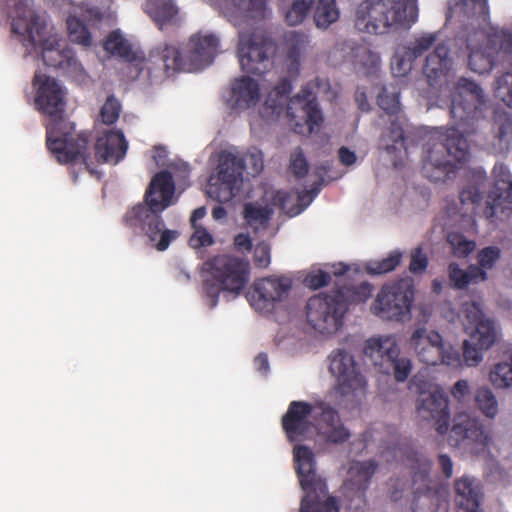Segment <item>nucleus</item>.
<instances>
[{
    "mask_svg": "<svg viewBox=\"0 0 512 512\" xmlns=\"http://www.w3.org/2000/svg\"><path fill=\"white\" fill-rule=\"evenodd\" d=\"M445 142H437L439 130H384L379 138V149L385 151L394 167H400L409 150L426 143L422 173L431 182L445 181L459 168L457 163H465L470 157L468 137L476 130H446Z\"/></svg>",
    "mask_w": 512,
    "mask_h": 512,
    "instance_id": "1",
    "label": "nucleus"
},
{
    "mask_svg": "<svg viewBox=\"0 0 512 512\" xmlns=\"http://www.w3.org/2000/svg\"><path fill=\"white\" fill-rule=\"evenodd\" d=\"M175 192L173 177L169 171L156 173L145 192L144 202L129 209L124 217V224L135 233H144L151 242H156L158 251L166 250L177 238L174 230L163 229L161 213L172 204Z\"/></svg>",
    "mask_w": 512,
    "mask_h": 512,
    "instance_id": "2",
    "label": "nucleus"
},
{
    "mask_svg": "<svg viewBox=\"0 0 512 512\" xmlns=\"http://www.w3.org/2000/svg\"><path fill=\"white\" fill-rule=\"evenodd\" d=\"M12 32L19 35L23 44L33 49H41L46 66L62 71L78 84L88 79L83 65L76 59L74 51L66 41L57 35H47L46 22L32 9H26L12 21Z\"/></svg>",
    "mask_w": 512,
    "mask_h": 512,
    "instance_id": "3",
    "label": "nucleus"
},
{
    "mask_svg": "<svg viewBox=\"0 0 512 512\" xmlns=\"http://www.w3.org/2000/svg\"><path fill=\"white\" fill-rule=\"evenodd\" d=\"M292 91V83L288 78H283L268 93L264 111L271 110L272 115L279 116L284 109L294 125L308 128L320 127L324 121L322 110L317 102V96H323L328 101L337 97V92L331 87L327 78L316 77L302 87L300 92L289 98Z\"/></svg>",
    "mask_w": 512,
    "mask_h": 512,
    "instance_id": "4",
    "label": "nucleus"
},
{
    "mask_svg": "<svg viewBox=\"0 0 512 512\" xmlns=\"http://www.w3.org/2000/svg\"><path fill=\"white\" fill-rule=\"evenodd\" d=\"M417 19V0H363L356 9L355 28L368 34H385L409 29Z\"/></svg>",
    "mask_w": 512,
    "mask_h": 512,
    "instance_id": "5",
    "label": "nucleus"
},
{
    "mask_svg": "<svg viewBox=\"0 0 512 512\" xmlns=\"http://www.w3.org/2000/svg\"><path fill=\"white\" fill-rule=\"evenodd\" d=\"M205 265L210 277L203 282V293L208 305L214 308L221 292L238 296L250 279L249 262L232 255H217Z\"/></svg>",
    "mask_w": 512,
    "mask_h": 512,
    "instance_id": "6",
    "label": "nucleus"
},
{
    "mask_svg": "<svg viewBox=\"0 0 512 512\" xmlns=\"http://www.w3.org/2000/svg\"><path fill=\"white\" fill-rule=\"evenodd\" d=\"M293 452L296 473L305 492L299 512H339L336 498L328 495L325 480L316 472L315 456L311 448L297 445Z\"/></svg>",
    "mask_w": 512,
    "mask_h": 512,
    "instance_id": "7",
    "label": "nucleus"
},
{
    "mask_svg": "<svg viewBox=\"0 0 512 512\" xmlns=\"http://www.w3.org/2000/svg\"><path fill=\"white\" fill-rule=\"evenodd\" d=\"M459 40L465 43L469 69L475 73L484 74L492 70L497 52L511 46L512 35L508 31L486 23L480 28L466 27Z\"/></svg>",
    "mask_w": 512,
    "mask_h": 512,
    "instance_id": "8",
    "label": "nucleus"
},
{
    "mask_svg": "<svg viewBox=\"0 0 512 512\" xmlns=\"http://www.w3.org/2000/svg\"><path fill=\"white\" fill-rule=\"evenodd\" d=\"M90 138L87 130H47L46 145L58 163L66 165L81 160L91 175H97L89 150Z\"/></svg>",
    "mask_w": 512,
    "mask_h": 512,
    "instance_id": "9",
    "label": "nucleus"
},
{
    "mask_svg": "<svg viewBox=\"0 0 512 512\" xmlns=\"http://www.w3.org/2000/svg\"><path fill=\"white\" fill-rule=\"evenodd\" d=\"M414 296L411 280L399 279L386 283L377 293L370 311L382 320L404 322L410 319Z\"/></svg>",
    "mask_w": 512,
    "mask_h": 512,
    "instance_id": "10",
    "label": "nucleus"
},
{
    "mask_svg": "<svg viewBox=\"0 0 512 512\" xmlns=\"http://www.w3.org/2000/svg\"><path fill=\"white\" fill-rule=\"evenodd\" d=\"M242 162L237 153L228 150L220 152L218 164L208 180L209 197L220 203H227L239 193L243 183Z\"/></svg>",
    "mask_w": 512,
    "mask_h": 512,
    "instance_id": "11",
    "label": "nucleus"
},
{
    "mask_svg": "<svg viewBox=\"0 0 512 512\" xmlns=\"http://www.w3.org/2000/svg\"><path fill=\"white\" fill-rule=\"evenodd\" d=\"M364 355L384 374H392L397 382H404L412 371L408 357L400 356V348L393 336L373 337L365 342Z\"/></svg>",
    "mask_w": 512,
    "mask_h": 512,
    "instance_id": "12",
    "label": "nucleus"
},
{
    "mask_svg": "<svg viewBox=\"0 0 512 512\" xmlns=\"http://www.w3.org/2000/svg\"><path fill=\"white\" fill-rule=\"evenodd\" d=\"M345 301L334 290L310 297L306 304L308 324L321 334L336 333L343 325Z\"/></svg>",
    "mask_w": 512,
    "mask_h": 512,
    "instance_id": "13",
    "label": "nucleus"
},
{
    "mask_svg": "<svg viewBox=\"0 0 512 512\" xmlns=\"http://www.w3.org/2000/svg\"><path fill=\"white\" fill-rule=\"evenodd\" d=\"M271 50L272 41L262 29L255 27L252 31H239L238 58L243 72L264 74L270 64Z\"/></svg>",
    "mask_w": 512,
    "mask_h": 512,
    "instance_id": "14",
    "label": "nucleus"
},
{
    "mask_svg": "<svg viewBox=\"0 0 512 512\" xmlns=\"http://www.w3.org/2000/svg\"><path fill=\"white\" fill-rule=\"evenodd\" d=\"M485 104L483 89L476 82L465 77L459 78L451 92L452 118L462 124H469L481 112Z\"/></svg>",
    "mask_w": 512,
    "mask_h": 512,
    "instance_id": "15",
    "label": "nucleus"
},
{
    "mask_svg": "<svg viewBox=\"0 0 512 512\" xmlns=\"http://www.w3.org/2000/svg\"><path fill=\"white\" fill-rule=\"evenodd\" d=\"M148 73L154 77H169L176 72H192L186 50L179 42L165 41L154 47L148 57Z\"/></svg>",
    "mask_w": 512,
    "mask_h": 512,
    "instance_id": "16",
    "label": "nucleus"
},
{
    "mask_svg": "<svg viewBox=\"0 0 512 512\" xmlns=\"http://www.w3.org/2000/svg\"><path fill=\"white\" fill-rule=\"evenodd\" d=\"M316 401H291L286 413L281 418L282 429L290 442L302 441L314 429Z\"/></svg>",
    "mask_w": 512,
    "mask_h": 512,
    "instance_id": "17",
    "label": "nucleus"
},
{
    "mask_svg": "<svg viewBox=\"0 0 512 512\" xmlns=\"http://www.w3.org/2000/svg\"><path fill=\"white\" fill-rule=\"evenodd\" d=\"M416 412L423 420L434 421L439 434L443 435L448 431L449 399L441 388L434 387L421 391L416 401Z\"/></svg>",
    "mask_w": 512,
    "mask_h": 512,
    "instance_id": "18",
    "label": "nucleus"
},
{
    "mask_svg": "<svg viewBox=\"0 0 512 512\" xmlns=\"http://www.w3.org/2000/svg\"><path fill=\"white\" fill-rule=\"evenodd\" d=\"M292 282L287 277L269 276L256 281L248 294L251 306L261 312L270 313L276 303L281 302L290 291Z\"/></svg>",
    "mask_w": 512,
    "mask_h": 512,
    "instance_id": "19",
    "label": "nucleus"
},
{
    "mask_svg": "<svg viewBox=\"0 0 512 512\" xmlns=\"http://www.w3.org/2000/svg\"><path fill=\"white\" fill-rule=\"evenodd\" d=\"M495 185L488 195L484 213L488 219L509 217L512 214V179L504 164H496L493 168Z\"/></svg>",
    "mask_w": 512,
    "mask_h": 512,
    "instance_id": "20",
    "label": "nucleus"
},
{
    "mask_svg": "<svg viewBox=\"0 0 512 512\" xmlns=\"http://www.w3.org/2000/svg\"><path fill=\"white\" fill-rule=\"evenodd\" d=\"M330 372L337 379L338 391L348 395L365 387L364 376L359 372L354 357L343 349H338L331 355Z\"/></svg>",
    "mask_w": 512,
    "mask_h": 512,
    "instance_id": "21",
    "label": "nucleus"
},
{
    "mask_svg": "<svg viewBox=\"0 0 512 512\" xmlns=\"http://www.w3.org/2000/svg\"><path fill=\"white\" fill-rule=\"evenodd\" d=\"M466 330L473 328L471 340L476 341L481 349L491 348L497 339V330L492 320L485 317L479 303L472 301L462 305L460 311Z\"/></svg>",
    "mask_w": 512,
    "mask_h": 512,
    "instance_id": "22",
    "label": "nucleus"
},
{
    "mask_svg": "<svg viewBox=\"0 0 512 512\" xmlns=\"http://www.w3.org/2000/svg\"><path fill=\"white\" fill-rule=\"evenodd\" d=\"M33 84L37 86L35 96L37 109L54 120L60 118L65 107V94L58 82L46 75L36 74Z\"/></svg>",
    "mask_w": 512,
    "mask_h": 512,
    "instance_id": "23",
    "label": "nucleus"
},
{
    "mask_svg": "<svg viewBox=\"0 0 512 512\" xmlns=\"http://www.w3.org/2000/svg\"><path fill=\"white\" fill-rule=\"evenodd\" d=\"M316 417L314 429L318 435L327 443L343 444L351 436L348 428L345 427L338 411L324 401H316Z\"/></svg>",
    "mask_w": 512,
    "mask_h": 512,
    "instance_id": "24",
    "label": "nucleus"
},
{
    "mask_svg": "<svg viewBox=\"0 0 512 512\" xmlns=\"http://www.w3.org/2000/svg\"><path fill=\"white\" fill-rule=\"evenodd\" d=\"M127 150L128 141L122 130H105L94 144L93 168L97 171L96 164L117 165L125 158Z\"/></svg>",
    "mask_w": 512,
    "mask_h": 512,
    "instance_id": "25",
    "label": "nucleus"
},
{
    "mask_svg": "<svg viewBox=\"0 0 512 512\" xmlns=\"http://www.w3.org/2000/svg\"><path fill=\"white\" fill-rule=\"evenodd\" d=\"M490 439L488 431L478 419L471 417L467 413L455 415L450 433L452 445L456 446L467 442L483 449L489 444Z\"/></svg>",
    "mask_w": 512,
    "mask_h": 512,
    "instance_id": "26",
    "label": "nucleus"
},
{
    "mask_svg": "<svg viewBox=\"0 0 512 512\" xmlns=\"http://www.w3.org/2000/svg\"><path fill=\"white\" fill-rule=\"evenodd\" d=\"M260 96L259 83L249 76H241L231 82L224 101L231 111L240 112L256 106Z\"/></svg>",
    "mask_w": 512,
    "mask_h": 512,
    "instance_id": "27",
    "label": "nucleus"
},
{
    "mask_svg": "<svg viewBox=\"0 0 512 512\" xmlns=\"http://www.w3.org/2000/svg\"><path fill=\"white\" fill-rule=\"evenodd\" d=\"M219 39L214 34H194L190 37L186 52L192 71L210 65L218 51Z\"/></svg>",
    "mask_w": 512,
    "mask_h": 512,
    "instance_id": "28",
    "label": "nucleus"
},
{
    "mask_svg": "<svg viewBox=\"0 0 512 512\" xmlns=\"http://www.w3.org/2000/svg\"><path fill=\"white\" fill-rule=\"evenodd\" d=\"M409 342L421 362L432 366L440 364L443 339L438 332L418 328Z\"/></svg>",
    "mask_w": 512,
    "mask_h": 512,
    "instance_id": "29",
    "label": "nucleus"
},
{
    "mask_svg": "<svg viewBox=\"0 0 512 512\" xmlns=\"http://www.w3.org/2000/svg\"><path fill=\"white\" fill-rule=\"evenodd\" d=\"M406 459L412 471V487L415 498L418 500L424 498L426 501L432 502L434 495L430 487L431 461L417 451L408 452Z\"/></svg>",
    "mask_w": 512,
    "mask_h": 512,
    "instance_id": "30",
    "label": "nucleus"
},
{
    "mask_svg": "<svg viewBox=\"0 0 512 512\" xmlns=\"http://www.w3.org/2000/svg\"><path fill=\"white\" fill-rule=\"evenodd\" d=\"M454 489L457 512H481V489L475 478L466 475L458 478L455 481Z\"/></svg>",
    "mask_w": 512,
    "mask_h": 512,
    "instance_id": "31",
    "label": "nucleus"
},
{
    "mask_svg": "<svg viewBox=\"0 0 512 512\" xmlns=\"http://www.w3.org/2000/svg\"><path fill=\"white\" fill-rule=\"evenodd\" d=\"M400 92L394 85L383 86L377 97L378 106L388 116L391 124L390 128H405L408 126V120L404 114L399 100Z\"/></svg>",
    "mask_w": 512,
    "mask_h": 512,
    "instance_id": "32",
    "label": "nucleus"
},
{
    "mask_svg": "<svg viewBox=\"0 0 512 512\" xmlns=\"http://www.w3.org/2000/svg\"><path fill=\"white\" fill-rule=\"evenodd\" d=\"M471 179V183L466 185L459 194L462 207L460 209H458L456 206L448 208V215L452 216L460 214L461 216H464L467 214V211L462 212L465 205H474L482 200L483 189L485 188L486 182L488 180L485 171L482 169L474 170L471 174Z\"/></svg>",
    "mask_w": 512,
    "mask_h": 512,
    "instance_id": "33",
    "label": "nucleus"
},
{
    "mask_svg": "<svg viewBox=\"0 0 512 512\" xmlns=\"http://www.w3.org/2000/svg\"><path fill=\"white\" fill-rule=\"evenodd\" d=\"M377 468L378 464L373 459L354 462L349 469V479L345 482V488L364 497Z\"/></svg>",
    "mask_w": 512,
    "mask_h": 512,
    "instance_id": "34",
    "label": "nucleus"
},
{
    "mask_svg": "<svg viewBox=\"0 0 512 512\" xmlns=\"http://www.w3.org/2000/svg\"><path fill=\"white\" fill-rule=\"evenodd\" d=\"M449 51L447 44L441 42L435 45L434 50L426 57L423 71L430 81H437L451 70L453 62Z\"/></svg>",
    "mask_w": 512,
    "mask_h": 512,
    "instance_id": "35",
    "label": "nucleus"
},
{
    "mask_svg": "<svg viewBox=\"0 0 512 512\" xmlns=\"http://www.w3.org/2000/svg\"><path fill=\"white\" fill-rule=\"evenodd\" d=\"M104 49L131 64L137 75L143 70L144 59L133 51L129 42L119 32L113 31L109 34L104 42Z\"/></svg>",
    "mask_w": 512,
    "mask_h": 512,
    "instance_id": "36",
    "label": "nucleus"
},
{
    "mask_svg": "<svg viewBox=\"0 0 512 512\" xmlns=\"http://www.w3.org/2000/svg\"><path fill=\"white\" fill-rule=\"evenodd\" d=\"M145 12L153 19L159 29L177 23L178 8L172 0H147Z\"/></svg>",
    "mask_w": 512,
    "mask_h": 512,
    "instance_id": "37",
    "label": "nucleus"
},
{
    "mask_svg": "<svg viewBox=\"0 0 512 512\" xmlns=\"http://www.w3.org/2000/svg\"><path fill=\"white\" fill-rule=\"evenodd\" d=\"M449 280L455 289H465L469 284H476L487 280V273L477 265L471 264L463 270L455 262L449 264Z\"/></svg>",
    "mask_w": 512,
    "mask_h": 512,
    "instance_id": "38",
    "label": "nucleus"
},
{
    "mask_svg": "<svg viewBox=\"0 0 512 512\" xmlns=\"http://www.w3.org/2000/svg\"><path fill=\"white\" fill-rule=\"evenodd\" d=\"M284 46L288 60L297 68L309 46V37L304 32L289 31L284 36Z\"/></svg>",
    "mask_w": 512,
    "mask_h": 512,
    "instance_id": "39",
    "label": "nucleus"
},
{
    "mask_svg": "<svg viewBox=\"0 0 512 512\" xmlns=\"http://www.w3.org/2000/svg\"><path fill=\"white\" fill-rule=\"evenodd\" d=\"M305 197L304 193H294L287 191H276L272 197V203L281 211L290 217L300 214L305 206L302 201Z\"/></svg>",
    "mask_w": 512,
    "mask_h": 512,
    "instance_id": "40",
    "label": "nucleus"
},
{
    "mask_svg": "<svg viewBox=\"0 0 512 512\" xmlns=\"http://www.w3.org/2000/svg\"><path fill=\"white\" fill-rule=\"evenodd\" d=\"M373 286L368 282H362L356 286H343L335 289L336 295H341L345 301L346 311L351 304L365 303L372 295Z\"/></svg>",
    "mask_w": 512,
    "mask_h": 512,
    "instance_id": "41",
    "label": "nucleus"
},
{
    "mask_svg": "<svg viewBox=\"0 0 512 512\" xmlns=\"http://www.w3.org/2000/svg\"><path fill=\"white\" fill-rule=\"evenodd\" d=\"M456 10L468 18L482 19L481 26H485L489 17L488 0H454Z\"/></svg>",
    "mask_w": 512,
    "mask_h": 512,
    "instance_id": "42",
    "label": "nucleus"
},
{
    "mask_svg": "<svg viewBox=\"0 0 512 512\" xmlns=\"http://www.w3.org/2000/svg\"><path fill=\"white\" fill-rule=\"evenodd\" d=\"M489 378L496 388L512 386V348L506 353L505 359L494 365Z\"/></svg>",
    "mask_w": 512,
    "mask_h": 512,
    "instance_id": "43",
    "label": "nucleus"
},
{
    "mask_svg": "<svg viewBox=\"0 0 512 512\" xmlns=\"http://www.w3.org/2000/svg\"><path fill=\"white\" fill-rule=\"evenodd\" d=\"M339 16L336 0H318L314 13V21L318 28L327 29L339 19Z\"/></svg>",
    "mask_w": 512,
    "mask_h": 512,
    "instance_id": "44",
    "label": "nucleus"
},
{
    "mask_svg": "<svg viewBox=\"0 0 512 512\" xmlns=\"http://www.w3.org/2000/svg\"><path fill=\"white\" fill-rule=\"evenodd\" d=\"M240 16L261 20L266 17V0H231Z\"/></svg>",
    "mask_w": 512,
    "mask_h": 512,
    "instance_id": "45",
    "label": "nucleus"
},
{
    "mask_svg": "<svg viewBox=\"0 0 512 512\" xmlns=\"http://www.w3.org/2000/svg\"><path fill=\"white\" fill-rule=\"evenodd\" d=\"M67 30L69 39L84 47H89L92 44L91 33L86 25L77 17L70 16L67 19Z\"/></svg>",
    "mask_w": 512,
    "mask_h": 512,
    "instance_id": "46",
    "label": "nucleus"
},
{
    "mask_svg": "<svg viewBox=\"0 0 512 512\" xmlns=\"http://www.w3.org/2000/svg\"><path fill=\"white\" fill-rule=\"evenodd\" d=\"M439 33L438 32H427L422 33L414 38L409 45L404 46L408 53L411 54L412 58L415 60L419 57H422L429 49L437 45L436 42L438 40Z\"/></svg>",
    "mask_w": 512,
    "mask_h": 512,
    "instance_id": "47",
    "label": "nucleus"
},
{
    "mask_svg": "<svg viewBox=\"0 0 512 512\" xmlns=\"http://www.w3.org/2000/svg\"><path fill=\"white\" fill-rule=\"evenodd\" d=\"M272 213V209L267 206L264 207L254 203H246L244 205V219L250 226L259 224L266 227L272 217Z\"/></svg>",
    "mask_w": 512,
    "mask_h": 512,
    "instance_id": "48",
    "label": "nucleus"
},
{
    "mask_svg": "<svg viewBox=\"0 0 512 512\" xmlns=\"http://www.w3.org/2000/svg\"><path fill=\"white\" fill-rule=\"evenodd\" d=\"M475 402L478 409L488 418H494L498 412V402L488 387H481L475 395Z\"/></svg>",
    "mask_w": 512,
    "mask_h": 512,
    "instance_id": "49",
    "label": "nucleus"
},
{
    "mask_svg": "<svg viewBox=\"0 0 512 512\" xmlns=\"http://www.w3.org/2000/svg\"><path fill=\"white\" fill-rule=\"evenodd\" d=\"M402 253L399 250L392 251L386 258L372 261L367 266V272L371 275H382L392 272L400 264Z\"/></svg>",
    "mask_w": 512,
    "mask_h": 512,
    "instance_id": "50",
    "label": "nucleus"
},
{
    "mask_svg": "<svg viewBox=\"0 0 512 512\" xmlns=\"http://www.w3.org/2000/svg\"><path fill=\"white\" fill-rule=\"evenodd\" d=\"M411 54L403 46L398 48L391 59V69L395 76L403 77L406 76L412 69L413 62Z\"/></svg>",
    "mask_w": 512,
    "mask_h": 512,
    "instance_id": "51",
    "label": "nucleus"
},
{
    "mask_svg": "<svg viewBox=\"0 0 512 512\" xmlns=\"http://www.w3.org/2000/svg\"><path fill=\"white\" fill-rule=\"evenodd\" d=\"M313 3L314 0H294L290 9L286 12V22L291 26L302 23Z\"/></svg>",
    "mask_w": 512,
    "mask_h": 512,
    "instance_id": "52",
    "label": "nucleus"
},
{
    "mask_svg": "<svg viewBox=\"0 0 512 512\" xmlns=\"http://www.w3.org/2000/svg\"><path fill=\"white\" fill-rule=\"evenodd\" d=\"M447 240L451 245L453 255L458 258L467 257L475 249V242L467 240L460 233H450Z\"/></svg>",
    "mask_w": 512,
    "mask_h": 512,
    "instance_id": "53",
    "label": "nucleus"
},
{
    "mask_svg": "<svg viewBox=\"0 0 512 512\" xmlns=\"http://www.w3.org/2000/svg\"><path fill=\"white\" fill-rule=\"evenodd\" d=\"M501 258V250L497 246H487L481 249L477 254V266L483 272L494 268Z\"/></svg>",
    "mask_w": 512,
    "mask_h": 512,
    "instance_id": "54",
    "label": "nucleus"
},
{
    "mask_svg": "<svg viewBox=\"0 0 512 512\" xmlns=\"http://www.w3.org/2000/svg\"><path fill=\"white\" fill-rule=\"evenodd\" d=\"M240 158L243 161V171L247 169L248 174L251 176H256L263 170V154L260 150L248 151L244 156L240 155Z\"/></svg>",
    "mask_w": 512,
    "mask_h": 512,
    "instance_id": "55",
    "label": "nucleus"
},
{
    "mask_svg": "<svg viewBox=\"0 0 512 512\" xmlns=\"http://www.w3.org/2000/svg\"><path fill=\"white\" fill-rule=\"evenodd\" d=\"M496 96L512 108V72L501 75L496 81Z\"/></svg>",
    "mask_w": 512,
    "mask_h": 512,
    "instance_id": "56",
    "label": "nucleus"
},
{
    "mask_svg": "<svg viewBox=\"0 0 512 512\" xmlns=\"http://www.w3.org/2000/svg\"><path fill=\"white\" fill-rule=\"evenodd\" d=\"M120 110L121 106L118 100L109 96L100 111L102 122L106 125L114 124L119 118Z\"/></svg>",
    "mask_w": 512,
    "mask_h": 512,
    "instance_id": "57",
    "label": "nucleus"
},
{
    "mask_svg": "<svg viewBox=\"0 0 512 512\" xmlns=\"http://www.w3.org/2000/svg\"><path fill=\"white\" fill-rule=\"evenodd\" d=\"M474 345L470 341L465 340L463 342V359L467 366H477L482 361V351L476 341H473Z\"/></svg>",
    "mask_w": 512,
    "mask_h": 512,
    "instance_id": "58",
    "label": "nucleus"
},
{
    "mask_svg": "<svg viewBox=\"0 0 512 512\" xmlns=\"http://www.w3.org/2000/svg\"><path fill=\"white\" fill-rule=\"evenodd\" d=\"M290 170L298 179L305 177L308 173V162L300 148L291 155Z\"/></svg>",
    "mask_w": 512,
    "mask_h": 512,
    "instance_id": "59",
    "label": "nucleus"
},
{
    "mask_svg": "<svg viewBox=\"0 0 512 512\" xmlns=\"http://www.w3.org/2000/svg\"><path fill=\"white\" fill-rule=\"evenodd\" d=\"M194 232L189 239V244L193 248H201L214 244L213 236L203 226L192 227Z\"/></svg>",
    "mask_w": 512,
    "mask_h": 512,
    "instance_id": "60",
    "label": "nucleus"
},
{
    "mask_svg": "<svg viewBox=\"0 0 512 512\" xmlns=\"http://www.w3.org/2000/svg\"><path fill=\"white\" fill-rule=\"evenodd\" d=\"M429 264L428 257L423 253L421 247H416L411 252V260L409 264V271L413 274L423 273Z\"/></svg>",
    "mask_w": 512,
    "mask_h": 512,
    "instance_id": "61",
    "label": "nucleus"
},
{
    "mask_svg": "<svg viewBox=\"0 0 512 512\" xmlns=\"http://www.w3.org/2000/svg\"><path fill=\"white\" fill-rule=\"evenodd\" d=\"M271 248L270 245L261 241L257 243L254 249V264L258 268H267L271 262L270 257Z\"/></svg>",
    "mask_w": 512,
    "mask_h": 512,
    "instance_id": "62",
    "label": "nucleus"
},
{
    "mask_svg": "<svg viewBox=\"0 0 512 512\" xmlns=\"http://www.w3.org/2000/svg\"><path fill=\"white\" fill-rule=\"evenodd\" d=\"M331 281V275L323 270H318L309 274L306 279V285L314 290L320 289L328 285Z\"/></svg>",
    "mask_w": 512,
    "mask_h": 512,
    "instance_id": "63",
    "label": "nucleus"
},
{
    "mask_svg": "<svg viewBox=\"0 0 512 512\" xmlns=\"http://www.w3.org/2000/svg\"><path fill=\"white\" fill-rule=\"evenodd\" d=\"M441 356L442 359L440 364H445L451 367H458L461 365V354L458 350L452 347L445 349L444 345H442Z\"/></svg>",
    "mask_w": 512,
    "mask_h": 512,
    "instance_id": "64",
    "label": "nucleus"
}]
</instances>
